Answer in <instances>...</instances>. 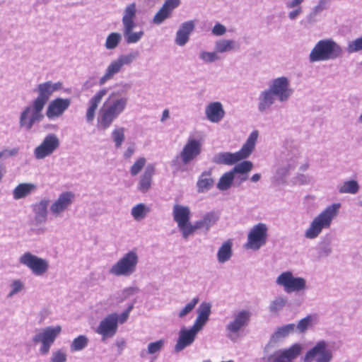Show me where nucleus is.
<instances>
[{
	"label": "nucleus",
	"instance_id": "1",
	"mask_svg": "<svg viewBox=\"0 0 362 362\" xmlns=\"http://www.w3.org/2000/svg\"><path fill=\"white\" fill-rule=\"evenodd\" d=\"M129 98L119 91L112 92L100 108L97 117V128L105 131L127 107Z\"/></svg>",
	"mask_w": 362,
	"mask_h": 362
},
{
	"label": "nucleus",
	"instance_id": "2",
	"mask_svg": "<svg viewBox=\"0 0 362 362\" xmlns=\"http://www.w3.org/2000/svg\"><path fill=\"white\" fill-rule=\"evenodd\" d=\"M211 305L203 302L197 309V316L192 327H182L178 332L177 339L174 346V351L179 353L185 348L190 346L195 341L197 336L201 332L209 320L211 315Z\"/></svg>",
	"mask_w": 362,
	"mask_h": 362
},
{
	"label": "nucleus",
	"instance_id": "3",
	"mask_svg": "<svg viewBox=\"0 0 362 362\" xmlns=\"http://www.w3.org/2000/svg\"><path fill=\"white\" fill-rule=\"evenodd\" d=\"M341 203H332L327 206L310 222L304 231V237L308 240H315L319 237L323 230L329 229L333 221L338 216Z\"/></svg>",
	"mask_w": 362,
	"mask_h": 362
},
{
	"label": "nucleus",
	"instance_id": "4",
	"mask_svg": "<svg viewBox=\"0 0 362 362\" xmlns=\"http://www.w3.org/2000/svg\"><path fill=\"white\" fill-rule=\"evenodd\" d=\"M343 54L342 47L332 38L319 40L311 49L308 59L310 63L334 60Z\"/></svg>",
	"mask_w": 362,
	"mask_h": 362
},
{
	"label": "nucleus",
	"instance_id": "5",
	"mask_svg": "<svg viewBox=\"0 0 362 362\" xmlns=\"http://www.w3.org/2000/svg\"><path fill=\"white\" fill-rule=\"evenodd\" d=\"M139 256L133 249L124 253L108 269V274L114 277H129L137 270Z\"/></svg>",
	"mask_w": 362,
	"mask_h": 362
},
{
	"label": "nucleus",
	"instance_id": "6",
	"mask_svg": "<svg viewBox=\"0 0 362 362\" xmlns=\"http://www.w3.org/2000/svg\"><path fill=\"white\" fill-rule=\"evenodd\" d=\"M258 136L257 130L252 132L240 151L235 153H218L214 156L213 161L216 164L233 165L247 158L254 150Z\"/></svg>",
	"mask_w": 362,
	"mask_h": 362
},
{
	"label": "nucleus",
	"instance_id": "7",
	"mask_svg": "<svg viewBox=\"0 0 362 362\" xmlns=\"http://www.w3.org/2000/svg\"><path fill=\"white\" fill-rule=\"evenodd\" d=\"M137 8L135 3H131L127 5L122 13V33L124 40L127 44H136L141 40L144 35L143 30L134 31L136 26Z\"/></svg>",
	"mask_w": 362,
	"mask_h": 362
},
{
	"label": "nucleus",
	"instance_id": "8",
	"mask_svg": "<svg viewBox=\"0 0 362 362\" xmlns=\"http://www.w3.org/2000/svg\"><path fill=\"white\" fill-rule=\"evenodd\" d=\"M138 57L137 52L120 54L117 59L111 61L105 69L103 76L99 79L100 86L105 85L107 81L114 78L115 76L121 72L124 66L130 65Z\"/></svg>",
	"mask_w": 362,
	"mask_h": 362
},
{
	"label": "nucleus",
	"instance_id": "9",
	"mask_svg": "<svg viewBox=\"0 0 362 362\" xmlns=\"http://www.w3.org/2000/svg\"><path fill=\"white\" fill-rule=\"evenodd\" d=\"M252 313L248 310L234 312L226 325V336L231 340H235L240 333L249 325Z\"/></svg>",
	"mask_w": 362,
	"mask_h": 362
},
{
	"label": "nucleus",
	"instance_id": "10",
	"mask_svg": "<svg viewBox=\"0 0 362 362\" xmlns=\"http://www.w3.org/2000/svg\"><path fill=\"white\" fill-rule=\"evenodd\" d=\"M301 158V152L298 149L294 148L288 151L285 156V161L279 164L275 170L273 177L274 182L279 185L284 183L290 172L300 163Z\"/></svg>",
	"mask_w": 362,
	"mask_h": 362
},
{
	"label": "nucleus",
	"instance_id": "11",
	"mask_svg": "<svg viewBox=\"0 0 362 362\" xmlns=\"http://www.w3.org/2000/svg\"><path fill=\"white\" fill-rule=\"evenodd\" d=\"M276 284L282 287L286 293L304 292L308 288L306 280L295 276L291 271L281 273L276 279Z\"/></svg>",
	"mask_w": 362,
	"mask_h": 362
},
{
	"label": "nucleus",
	"instance_id": "12",
	"mask_svg": "<svg viewBox=\"0 0 362 362\" xmlns=\"http://www.w3.org/2000/svg\"><path fill=\"white\" fill-rule=\"evenodd\" d=\"M21 264L28 268L36 276L45 275L49 270V261L27 251L18 258Z\"/></svg>",
	"mask_w": 362,
	"mask_h": 362
},
{
	"label": "nucleus",
	"instance_id": "13",
	"mask_svg": "<svg viewBox=\"0 0 362 362\" xmlns=\"http://www.w3.org/2000/svg\"><path fill=\"white\" fill-rule=\"evenodd\" d=\"M268 230L266 223H258L254 225L247 233V242L245 243L244 247L253 251L259 250L267 243Z\"/></svg>",
	"mask_w": 362,
	"mask_h": 362
},
{
	"label": "nucleus",
	"instance_id": "14",
	"mask_svg": "<svg viewBox=\"0 0 362 362\" xmlns=\"http://www.w3.org/2000/svg\"><path fill=\"white\" fill-rule=\"evenodd\" d=\"M44 107L33 100L21 112L19 117V125L25 130H30L35 123L42 120Z\"/></svg>",
	"mask_w": 362,
	"mask_h": 362
},
{
	"label": "nucleus",
	"instance_id": "15",
	"mask_svg": "<svg viewBox=\"0 0 362 362\" xmlns=\"http://www.w3.org/2000/svg\"><path fill=\"white\" fill-rule=\"evenodd\" d=\"M61 330L60 326L47 327L35 334L33 341L35 344L40 343L41 344L39 349L40 354L46 355L49 353L52 345L61 332Z\"/></svg>",
	"mask_w": 362,
	"mask_h": 362
},
{
	"label": "nucleus",
	"instance_id": "16",
	"mask_svg": "<svg viewBox=\"0 0 362 362\" xmlns=\"http://www.w3.org/2000/svg\"><path fill=\"white\" fill-rule=\"evenodd\" d=\"M191 211L188 206L175 204L173 209V216L184 239L192 235V223H190Z\"/></svg>",
	"mask_w": 362,
	"mask_h": 362
},
{
	"label": "nucleus",
	"instance_id": "17",
	"mask_svg": "<svg viewBox=\"0 0 362 362\" xmlns=\"http://www.w3.org/2000/svg\"><path fill=\"white\" fill-rule=\"evenodd\" d=\"M333 358L332 350L324 340L317 341L309 349L303 358L304 362H331Z\"/></svg>",
	"mask_w": 362,
	"mask_h": 362
},
{
	"label": "nucleus",
	"instance_id": "18",
	"mask_svg": "<svg viewBox=\"0 0 362 362\" xmlns=\"http://www.w3.org/2000/svg\"><path fill=\"white\" fill-rule=\"evenodd\" d=\"M269 89L276 96L278 101L286 102L293 93L291 81L286 76H280L272 79L269 84Z\"/></svg>",
	"mask_w": 362,
	"mask_h": 362
},
{
	"label": "nucleus",
	"instance_id": "19",
	"mask_svg": "<svg viewBox=\"0 0 362 362\" xmlns=\"http://www.w3.org/2000/svg\"><path fill=\"white\" fill-rule=\"evenodd\" d=\"M75 199V194L71 191L60 193L49 206V213L54 218H59L69 211Z\"/></svg>",
	"mask_w": 362,
	"mask_h": 362
},
{
	"label": "nucleus",
	"instance_id": "20",
	"mask_svg": "<svg viewBox=\"0 0 362 362\" xmlns=\"http://www.w3.org/2000/svg\"><path fill=\"white\" fill-rule=\"evenodd\" d=\"M120 324V317L117 313H112L106 315L99 323L96 333L101 336L103 340L113 337Z\"/></svg>",
	"mask_w": 362,
	"mask_h": 362
},
{
	"label": "nucleus",
	"instance_id": "21",
	"mask_svg": "<svg viewBox=\"0 0 362 362\" xmlns=\"http://www.w3.org/2000/svg\"><path fill=\"white\" fill-rule=\"evenodd\" d=\"M302 346L294 344L288 349H279L263 358L264 362H292L300 354Z\"/></svg>",
	"mask_w": 362,
	"mask_h": 362
},
{
	"label": "nucleus",
	"instance_id": "22",
	"mask_svg": "<svg viewBox=\"0 0 362 362\" xmlns=\"http://www.w3.org/2000/svg\"><path fill=\"white\" fill-rule=\"evenodd\" d=\"M59 140L55 134H47L42 143L34 149L35 158L37 160H42L50 156L59 148Z\"/></svg>",
	"mask_w": 362,
	"mask_h": 362
},
{
	"label": "nucleus",
	"instance_id": "23",
	"mask_svg": "<svg viewBox=\"0 0 362 362\" xmlns=\"http://www.w3.org/2000/svg\"><path fill=\"white\" fill-rule=\"evenodd\" d=\"M201 151V141L192 136H189L179 156L182 163L187 165L193 161L200 154Z\"/></svg>",
	"mask_w": 362,
	"mask_h": 362
},
{
	"label": "nucleus",
	"instance_id": "24",
	"mask_svg": "<svg viewBox=\"0 0 362 362\" xmlns=\"http://www.w3.org/2000/svg\"><path fill=\"white\" fill-rule=\"evenodd\" d=\"M62 88V83L59 81L53 83L49 81L41 83L36 87V91L38 95L33 100L45 107L52 93L60 90Z\"/></svg>",
	"mask_w": 362,
	"mask_h": 362
},
{
	"label": "nucleus",
	"instance_id": "25",
	"mask_svg": "<svg viewBox=\"0 0 362 362\" xmlns=\"http://www.w3.org/2000/svg\"><path fill=\"white\" fill-rule=\"evenodd\" d=\"M70 103L69 98H57L52 100L47 108L46 116L52 120L61 117L69 108Z\"/></svg>",
	"mask_w": 362,
	"mask_h": 362
},
{
	"label": "nucleus",
	"instance_id": "26",
	"mask_svg": "<svg viewBox=\"0 0 362 362\" xmlns=\"http://www.w3.org/2000/svg\"><path fill=\"white\" fill-rule=\"evenodd\" d=\"M204 115L208 121L217 124L225 117L226 112L221 102L211 101L206 105Z\"/></svg>",
	"mask_w": 362,
	"mask_h": 362
},
{
	"label": "nucleus",
	"instance_id": "27",
	"mask_svg": "<svg viewBox=\"0 0 362 362\" xmlns=\"http://www.w3.org/2000/svg\"><path fill=\"white\" fill-rule=\"evenodd\" d=\"M219 219V216L216 211H209L204 214L199 220L192 224V235L197 230H202L207 233L211 228L214 226Z\"/></svg>",
	"mask_w": 362,
	"mask_h": 362
},
{
	"label": "nucleus",
	"instance_id": "28",
	"mask_svg": "<svg viewBox=\"0 0 362 362\" xmlns=\"http://www.w3.org/2000/svg\"><path fill=\"white\" fill-rule=\"evenodd\" d=\"M107 89L103 88L95 93L88 103V107L86 111V120L88 123H92L95 119V112L103 98L107 94Z\"/></svg>",
	"mask_w": 362,
	"mask_h": 362
},
{
	"label": "nucleus",
	"instance_id": "29",
	"mask_svg": "<svg viewBox=\"0 0 362 362\" xmlns=\"http://www.w3.org/2000/svg\"><path fill=\"white\" fill-rule=\"evenodd\" d=\"M195 27L194 21H188L180 25L176 32L175 43L178 46H185L189 40V36Z\"/></svg>",
	"mask_w": 362,
	"mask_h": 362
},
{
	"label": "nucleus",
	"instance_id": "30",
	"mask_svg": "<svg viewBox=\"0 0 362 362\" xmlns=\"http://www.w3.org/2000/svg\"><path fill=\"white\" fill-rule=\"evenodd\" d=\"M49 200L47 198H43L39 202L32 205V209L35 216V221L38 224L45 223L47 221L48 207Z\"/></svg>",
	"mask_w": 362,
	"mask_h": 362
},
{
	"label": "nucleus",
	"instance_id": "31",
	"mask_svg": "<svg viewBox=\"0 0 362 362\" xmlns=\"http://www.w3.org/2000/svg\"><path fill=\"white\" fill-rule=\"evenodd\" d=\"M156 167L154 164H148L142 175L140 176L137 189L142 192H147L151 187L153 177L155 175Z\"/></svg>",
	"mask_w": 362,
	"mask_h": 362
},
{
	"label": "nucleus",
	"instance_id": "32",
	"mask_svg": "<svg viewBox=\"0 0 362 362\" xmlns=\"http://www.w3.org/2000/svg\"><path fill=\"white\" fill-rule=\"evenodd\" d=\"M180 0H167L155 14L153 23L156 25L161 24L165 19L168 18L172 11L180 5Z\"/></svg>",
	"mask_w": 362,
	"mask_h": 362
},
{
	"label": "nucleus",
	"instance_id": "33",
	"mask_svg": "<svg viewBox=\"0 0 362 362\" xmlns=\"http://www.w3.org/2000/svg\"><path fill=\"white\" fill-rule=\"evenodd\" d=\"M276 96L268 88L260 92L258 96L257 108L262 112H267L269 111L272 106L275 103Z\"/></svg>",
	"mask_w": 362,
	"mask_h": 362
},
{
	"label": "nucleus",
	"instance_id": "34",
	"mask_svg": "<svg viewBox=\"0 0 362 362\" xmlns=\"http://www.w3.org/2000/svg\"><path fill=\"white\" fill-rule=\"evenodd\" d=\"M37 185L31 182H23L18 185L12 192L13 199H24L37 191Z\"/></svg>",
	"mask_w": 362,
	"mask_h": 362
},
{
	"label": "nucleus",
	"instance_id": "35",
	"mask_svg": "<svg viewBox=\"0 0 362 362\" xmlns=\"http://www.w3.org/2000/svg\"><path fill=\"white\" fill-rule=\"evenodd\" d=\"M305 0H285V6L291 10L288 17L291 21L297 19L303 13L302 4Z\"/></svg>",
	"mask_w": 362,
	"mask_h": 362
},
{
	"label": "nucleus",
	"instance_id": "36",
	"mask_svg": "<svg viewBox=\"0 0 362 362\" xmlns=\"http://www.w3.org/2000/svg\"><path fill=\"white\" fill-rule=\"evenodd\" d=\"M214 48L218 54L235 50L238 48V44L233 40L220 39L215 42Z\"/></svg>",
	"mask_w": 362,
	"mask_h": 362
},
{
	"label": "nucleus",
	"instance_id": "37",
	"mask_svg": "<svg viewBox=\"0 0 362 362\" xmlns=\"http://www.w3.org/2000/svg\"><path fill=\"white\" fill-rule=\"evenodd\" d=\"M214 181L209 172H204L199 177L197 182V191L199 193L208 192L214 186Z\"/></svg>",
	"mask_w": 362,
	"mask_h": 362
},
{
	"label": "nucleus",
	"instance_id": "38",
	"mask_svg": "<svg viewBox=\"0 0 362 362\" xmlns=\"http://www.w3.org/2000/svg\"><path fill=\"white\" fill-rule=\"evenodd\" d=\"M359 189V184L354 180H345L337 186V190L339 194H356L358 192Z\"/></svg>",
	"mask_w": 362,
	"mask_h": 362
},
{
	"label": "nucleus",
	"instance_id": "39",
	"mask_svg": "<svg viewBox=\"0 0 362 362\" xmlns=\"http://www.w3.org/2000/svg\"><path fill=\"white\" fill-rule=\"evenodd\" d=\"M317 322L318 317L317 315H308L298 322L297 325H296V328L300 333H304L317 325Z\"/></svg>",
	"mask_w": 362,
	"mask_h": 362
},
{
	"label": "nucleus",
	"instance_id": "40",
	"mask_svg": "<svg viewBox=\"0 0 362 362\" xmlns=\"http://www.w3.org/2000/svg\"><path fill=\"white\" fill-rule=\"evenodd\" d=\"M151 211V208L143 203L134 206L131 209V215L136 221H141L146 218Z\"/></svg>",
	"mask_w": 362,
	"mask_h": 362
},
{
	"label": "nucleus",
	"instance_id": "41",
	"mask_svg": "<svg viewBox=\"0 0 362 362\" xmlns=\"http://www.w3.org/2000/svg\"><path fill=\"white\" fill-rule=\"evenodd\" d=\"M232 256V243L230 241L225 242L217 252V259L219 263H224L230 259Z\"/></svg>",
	"mask_w": 362,
	"mask_h": 362
},
{
	"label": "nucleus",
	"instance_id": "42",
	"mask_svg": "<svg viewBox=\"0 0 362 362\" xmlns=\"http://www.w3.org/2000/svg\"><path fill=\"white\" fill-rule=\"evenodd\" d=\"M165 343L166 341L164 339L150 342L147 345V352L155 359L164 349Z\"/></svg>",
	"mask_w": 362,
	"mask_h": 362
},
{
	"label": "nucleus",
	"instance_id": "43",
	"mask_svg": "<svg viewBox=\"0 0 362 362\" xmlns=\"http://www.w3.org/2000/svg\"><path fill=\"white\" fill-rule=\"evenodd\" d=\"M122 40L121 33L112 32L107 36L104 46L107 50L115 49L120 44Z\"/></svg>",
	"mask_w": 362,
	"mask_h": 362
},
{
	"label": "nucleus",
	"instance_id": "44",
	"mask_svg": "<svg viewBox=\"0 0 362 362\" xmlns=\"http://www.w3.org/2000/svg\"><path fill=\"white\" fill-rule=\"evenodd\" d=\"M235 179V175L231 170L224 173L217 183V188L221 191L228 189L231 187Z\"/></svg>",
	"mask_w": 362,
	"mask_h": 362
},
{
	"label": "nucleus",
	"instance_id": "45",
	"mask_svg": "<svg viewBox=\"0 0 362 362\" xmlns=\"http://www.w3.org/2000/svg\"><path fill=\"white\" fill-rule=\"evenodd\" d=\"M199 299L198 297L193 298L189 300L183 308L177 312V316L179 319H184L188 316L195 308L199 303Z\"/></svg>",
	"mask_w": 362,
	"mask_h": 362
},
{
	"label": "nucleus",
	"instance_id": "46",
	"mask_svg": "<svg viewBox=\"0 0 362 362\" xmlns=\"http://www.w3.org/2000/svg\"><path fill=\"white\" fill-rule=\"evenodd\" d=\"M125 129L122 127H115L112 133L111 138L115 143L116 148H119L125 140Z\"/></svg>",
	"mask_w": 362,
	"mask_h": 362
},
{
	"label": "nucleus",
	"instance_id": "47",
	"mask_svg": "<svg viewBox=\"0 0 362 362\" xmlns=\"http://www.w3.org/2000/svg\"><path fill=\"white\" fill-rule=\"evenodd\" d=\"M9 292L8 293L6 298H11L14 296L22 292L25 288L24 282L18 279H13L9 284Z\"/></svg>",
	"mask_w": 362,
	"mask_h": 362
},
{
	"label": "nucleus",
	"instance_id": "48",
	"mask_svg": "<svg viewBox=\"0 0 362 362\" xmlns=\"http://www.w3.org/2000/svg\"><path fill=\"white\" fill-rule=\"evenodd\" d=\"M296 329L295 324H288L282 327H279L276 331L274 333L272 338L274 340H279L280 339L286 337L291 333H293Z\"/></svg>",
	"mask_w": 362,
	"mask_h": 362
},
{
	"label": "nucleus",
	"instance_id": "49",
	"mask_svg": "<svg viewBox=\"0 0 362 362\" xmlns=\"http://www.w3.org/2000/svg\"><path fill=\"white\" fill-rule=\"evenodd\" d=\"M199 59L204 64H212L220 60V57L216 51L201 50Z\"/></svg>",
	"mask_w": 362,
	"mask_h": 362
},
{
	"label": "nucleus",
	"instance_id": "50",
	"mask_svg": "<svg viewBox=\"0 0 362 362\" xmlns=\"http://www.w3.org/2000/svg\"><path fill=\"white\" fill-rule=\"evenodd\" d=\"M88 344V339L85 335H79L75 338L71 344V351H79L85 349Z\"/></svg>",
	"mask_w": 362,
	"mask_h": 362
},
{
	"label": "nucleus",
	"instance_id": "51",
	"mask_svg": "<svg viewBox=\"0 0 362 362\" xmlns=\"http://www.w3.org/2000/svg\"><path fill=\"white\" fill-rule=\"evenodd\" d=\"M286 303V297L278 296L270 303L269 306V311L272 313H277L284 308Z\"/></svg>",
	"mask_w": 362,
	"mask_h": 362
},
{
	"label": "nucleus",
	"instance_id": "52",
	"mask_svg": "<svg viewBox=\"0 0 362 362\" xmlns=\"http://www.w3.org/2000/svg\"><path fill=\"white\" fill-rule=\"evenodd\" d=\"M253 164L250 160H244L237 165H235V167L231 170L233 173L234 175L237 174H242V175H247V173L251 171L252 169Z\"/></svg>",
	"mask_w": 362,
	"mask_h": 362
},
{
	"label": "nucleus",
	"instance_id": "53",
	"mask_svg": "<svg viewBox=\"0 0 362 362\" xmlns=\"http://www.w3.org/2000/svg\"><path fill=\"white\" fill-rule=\"evenodd\" d=\"M329 3V0H319L317 4L311 9L310 13H309V18L310 19H313L320 14L327 8Z\"/></svg>",
	"mask_w": 362,
	"mask_h": 362
},
{
	"label": "nucleus",
	"instance_id": "54",
	"mask_svg": "<svg viewBox=\"0 0 362 362\" xmlns=\"http://www.w3.org/2000/svg\"><path fill=\"white\" fill-rule=\"evenodd\" d=\"M146 163V159L144 157H139L136 159L133 165L129 169V172L132 176L137 175L141 170L145 167Z\"/></svg>",
	"mask_w": 362,
	"mask_h": 362
},
{
	"label": "nucleus",
	"instance_id": "55",
	"mask_svg": "<svg viewBox=\"0 0 362 362\" xmlns=\"http://www.w3.org/2000/svg\"><path fill=\"white\" fill-rule=\"evenodd\" d=\"M139 292L137 287L130 286L127 287L117 293V299L119 302H122L129 298L130 296Z\"/></svg>",
	"mask_w": 362,
	"mask_h": 362
},
{
	"label": "nucleus",
	"instance_id": "56",
	"mask_svg": "<svg viewBox=\"0 0 362 362\" xmlns=\"http://www.w3.org/2000/svg\"><path fill=\"white\" fill-rule=\"evenodd\" d=\"M349 53H354L362 51V35L352 41H350L346 47Z\"/></svg>",
	"mask_w": 362,
	"mask_h": 362
},
{
	"label": "nucleus",
	"instance_id": "57",
	"mask_svg": "<svg viewBox=\"0 0 362 362\" xmlns=\"http://www.w3.org/2000/svg\"><path fill=\"white\" fill-rule=\"evenodd\" d=\"M67 354L64 349H59L52 351L50 362H66Z\"/></svg>",
	"mask_w": 362,
	"mask_h": 362
},
{
	"label": "nucleus",
	"instance_id": "58",
	"mask_svg": "<svg viewBox=\"0 0 362 362\" xmlns=\"http://www.w3.org/2000/svg\"><path fill=\"white\" fill-rule=\"evenodd\" d=\"M332 252V248L329 243H321L320 244V254L322 257H327Z\"/></svg>",
	"mask_w": 362,
	"mask_h": 362
},
{
	"label": "nucleus",
	"instance_id": "59",
	"mask_svg": "<svg viewBox=\"0 0 362 362\" xmlns=\"http://www.w3.org/2000/svg\"><path fill=\"white\" fill-rule=\"evenodd\" d=\"M211 33L215 36H221L226 33V28L223 25L217 23L213 27Z\"/></svg>",
	"mask_w": 362,
	"mask_h": 362
},
{
	"label": "nucleus",
	"instance_id": "60",
	"mask_svg": "<svg viewBox=\"0 0 362 362\" xmlns=\"http://www.w3.org/2000/svg\"><path fill=\"white\" fill-rule=\"evenodd\" d=\"M18 152V149L16 148L12 149H4L0 151V159H6L11 156L16 155Z\"/></svg>",
	"mask_w": 362,
	"mask_h": 362
},
{
	"label": "nucleus",
	"instance_id": "61",
	"mask_svg": "<svg viewBox=\"0 0 362 362\" xmlns=\"http://www.w3.org/2000/svg\"><path fill=\"white\" fill-rule=\"evenodd\" d=\"M134 308V304L132 303L129 305L128 308L125 311L122 313L120 315H119V317H120V324H124L126 322L129 318V314L131 311Z\"/></svg>",
	"mask_w": 362,
	"mask_h": 362
},
{
	"label": "nucleus",
	"instance_id": "62",
	"mask_svg": "<svg viewBox=\"0 0 362 362\" xmlns=\"http://www.w3.org/2000/svg\"><path fill=\"white\" fill-rule=\"evenodd\" d=\"M135 150H136L135 144H130L127 148V149L124 151V152L123 153L124 158H125V159L130 158L134 155Z\"/></svg>",
	"mask_w": 362,
	"mask_h": 362
},
{
	"label": "nucleus",
	"instance_id": "63",
	"mask_svg": "<svg viewBox=\"0 0 362 362\" xmlns=\"http://www.w3.org/2000/svg\"><path fill=\"white\" fill-rule=\"evenodd\" d=\"M296 182L300 185L308 184L310 181V178L308 175L304 174H298L296 177Z\"/></svg>",
	"mask_w": 362,
	"mask_h": 362
},
{
	"label": "nucleus",
	"instance_id": "64",
	"mask_svg": "<svg viewBox=\"0 0 362 362\" xmlns=\"http://www.w3.org/2000/svg\"><path fill=\"white\" fill-rule=\"evenodd\" d=\"M115 345L117 347V349L120 351H123V349H124V347L126 346V341L124 339H119L116 341Z\"/></svg>",
	"mask_w": 362,
	"mask_h": 362
}]
</instances>
